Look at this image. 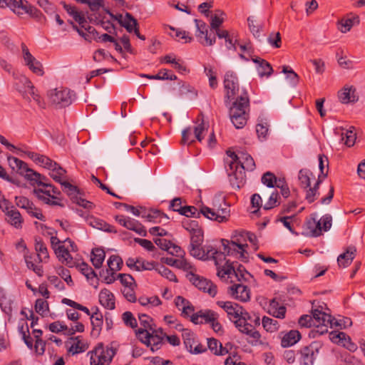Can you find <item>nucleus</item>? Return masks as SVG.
I'll use <instances>...</instances> for the list:
<instances>
[{
	"label": "nucleus",
	"mask_w": 365,
	"mask_h": 365,
	"mask_svg": "<svg viewBox=\"0 0 365 365\" xmlns=\"http://www.w3.org/2000/svg\"><path fill=\"white\" fill-rule=\"evenodd\" d=\"M106 253L101 248H94L91 252V262L96 269L101 267L105 259Z\"/></svg>",
	"instance_id": "obj_39"
},
{
	"label": "nucleus",
	"mask_w": 365,
	"mask_h": 365,
	"mask_svg": "<svg viewBox=\"0 0 365 365\" xmlns=\"http://www.w3.org/2000/svg\"><path fill=\"white\" fill-rule=\"evenodd\" d=\"M219 314L211 309L200 310L190 316V321L195 324H210L215 319H218Z\"/></svg>",
	"instance_id": "obj_18"
},
{
	"label": "nucleus",
	"mask_w": 365,
	"mask_h": 365,
	"mask_svg": "<svg viewBox=\"0 0 365 365\" xmlns=\"http://www.w3.org/2000/svg\"><path fill=\"white\" fill-rule=\"evenodd\" d=\"M227 155L232 159V161H231L229 165L230 170H233L234 167L236 168L235 171H233L232 174H229L230 180L232 187L240 189L244 184V173H242L241 170L237 172V163L240 158L239 153L236 154L235 152L227 150Z\"/></svg>",
	"instance_id": "obj_13"
},
{
	"label": "nucleus",
	"mask_w": 365,
	"mask_h": 365,
	"mask_svg": "<svg viewBox=\"0 0 365 365\" xmlns=\"http://www.w3.org/2000/svg\"><path fill=\"white\" fill-rule=\"evenodd\" d=\"M21 47L26 65L35 74L41 76H43L44 71L41 63L32 56L25 44H22Z\"/></svg>",
	"instance_id": "obj_17"
},
{
	"label": "nucleus",
	"mask_w": 365,
	"mask_h": 365,
	"mask_svg": "<svg viewBox=\"0 0 365 365\" xmlns=\"http://www.w3.org/2000/svg\"><path fill=\"white\" fill-rule=\"evenodd\" d=\"M99 302L104 307L113 309H115V298L113 293L107 289H103L99 294Z\"/></svg>",
	"instance_id": "obj_31"
},
{
	"label": "nucleus",
	"mask_w": 365,
	"mask_h": 365,
	"mask_svg": "<svg viewBox=\"0 0 365 365\" xmlns=\"http://www.w3.org/2000/svg\"><path fill=\"white\" fill-rule=\"evenodd\" d=\"M269 313L276 318L284 319L286 314V307L279 305V303L275 299H273L269 302Z\"/></svg>",
	"instance_id": "obj_35"
},
{
	"label": "nucleus",
	"mask_w": 365,
	"mask_h": 365,
	"mask_svg": "<svg viewBox=\"0 0 365 365\" xmlns=\"http://www.w3.org/2000/svg\"><path fill=\"white\" fill-rule=\"evenodd\" d=\"M118 279H119L120 283L124 286V287H136L134 278L129 274H119L118 275Z\"/></svg>",
	"instance_id": "obj_56"
},
{
	"label": "nucleus",
	"mask_w": 365,
	"mask_h": 365,
	"mask_svg": "<svg viewBox=\"0 0 365 365\" xmlns=\"http://www.w3.org/2000/svg\"><path fill=\"white\" fill-rule=\"evenodd\" d=\"M73 30L77 31L81 36L89 42L93 39H96L98 34L96 29L91 26H88L87 31H86V32L81 29L77 25H73Z\"/></svg>",
	"instance_id": "obj_41"
},
{
	"label": "nucleus",
	"mask_w": 365,
	"mask_h": 365,
	"mask_svg": "<svg viewBox=\"0 0 365 365\" xmlns=\"http://www.w3.org/2000/svg\"><path fill=\"white\" fill-rule=\"evenodd\" d=\"M230 207L225 202H223V207L218 208L217 210L207 206L201 207V215L209 220L218 222H227L230 217Z\"/></svg>",
	"instance_id": "obj_10"
},
{
	"label": "nucleus",
	"mask_w": 365,
	"mask_h": 365,
	"mask_svg": "<svg viewBox=\"0 0 365 365\" xmlns=\"http://www.w3.org/2000/svg\"><path fill=\"white\" fill-rule=\"evenodd\" d=\"M140 210H143L142 217L147 219L149 222H160V221H157V219L162 217L168 219V217L159 210H150L147 212L145 208L143 207H140Z\"/></svg>",
	"instance_id": "obj_37"
},
{
	"label": "nucleus",
	"mask_w": 365,
	"mask_h": 365,
	"mask_svg": "<svg viewBox=\"0 0 365 365\" xmlns=\"http://www.w3.org/2000/svg\"><path fill=\"white\" fill-rule=\"evenodd\" d=\"M312 173L306 168L301 169L298 173V180L300 187L305 191V200L309 203L314 202L319 195V187L322 182L321 175H319L317 182L312 187L310 186Z\"/></svg>",
	"instance_id": "obj_3"
},
{
	"label": "nucleus",
	"mask_w": 365,
	"mask_h": 365,
	"mask_svg": "<svg viewBox=\"0 0 365 365\" xmlns=\"http://www.w3.org/2000/svg\"><path fill=\"white\" fill-rule=\"evenodd\" d=\"M138 319L142 329H145L148 331L153 330V319L145 314H139Z\"/></svg>",
	"instance_id": "obj_62"
},
{
	"label": "nucleus",
	"mask_w": 365,
	"mask_h": 365,
	"mask_svg": "<svg viewBox=\"0 0 365 365\" xmlns=\"http://www.w3.org/2000/svg\"><path fill=\"white\" fill-rule=\"evenodd\" d=\"M204 250H205V257L212 256L217 268L222 267L220 264L225 260L224 252L217 251L212 246H206L204 247Z\"/></svg>",
	"instance_id": "obj_40"
},
{
	"label": "nucleus",
	"mask_w": 365,
	"mask_h": 365,
	"mask_svg": "<svg viewBox=\"0 0 365 365\" xmlns=\"http://www.w3.org/2000/svg\"><path fill=\"white\" fill-rule=\"evenodd\" d=\"M221 242L224 250V257L225 255L234 256L239 254L240 258H246L245 255L247 253L245 247H247V244L242 243L238 238L231 241L222 239Z\"/></svg>",
	"instance_id": "obj_11"
},
{
	"label": "nucleus",
	"mask_w": 365,
	"mask_h": 365,
	"mask_svg": "<svg viewBox=\"0 0 365 365\" xmlns=\"http://www.w3.org/2000/svg\"><path fill=\"white\" fill-rule=\"evenodd\" d=\"M0 209L5 213L6 220L16 228L22 227L23 218L21 213L11 205L9 200H4L0 202Z\"/></svg>",
	"instance_id": "obj_9"
},
{
	"label": "nucleus",
	"mask_w": 365,
	"mask_h": 365,
	"mask_svg": "<svg viewBox=\"0 0 365 365\" xmlns=\"http://www.w3.org/2000/svg\"><path fill=\"white\" fill-rule=\"evenodd\" d=\"M35 250L38 264L48 259L47 247L41 239H35Z\"/></svg>",
	"instance_id": "obj_34"
},
{
	"label": "nucleus",
	"mask_w": 365,
	"mask_h": 365,
	"mask_svg": "<svg viewBox=\"0 0 365 365\" xmlns=\"http://www.w3.org/2000/svg\"><path fill=\"white\" fill-rule=\"evenodd\" d=\"M93 309L94 311L90 317L92 325L91 334L93 337H98L102 329L103 318L98 307H95Z\"/></svg>",
	"instance_id": "obj_23"
},
{
	"label": "nucleus",
	"mask_w": 365,
	"mask_h": 365,
	"mask_svg": "<svg viewBox=\"0 0 365 365\" xmlns=\"http://www.w3.org/2000/svg\"><path fill=\"white\" fill-rule=\"evenodd\" d=\"M41 186H43L47 189L43 190L41 188L38 189H34V192L36 195V197L43 201L47 205H58V203L56 201H51L48 197L43 196L41 194H45L48 197H51L52 198H56L54 196L55 195H59L60 191L53 185L43 182L41 184Z\"/></svg>",
	"instance_id": "obj_16"
},
{
	"label": "nucleus",
	"mask_w": 365,
	"mask_h": 365,
	"mask_svg": "<svg viewBox=\"0 0 365 365\" xmlns=\"http://www.w3.org/2000/svg\"><path fill=\"white\" fill-rule=\"evenodd\" d=\"M227 293L233 299L242 302L250 300V289L242 284H234L227 287Z\"/></svg>",
	"instance_id": "obj_15"
},
{
	"label": "nucleus",
	"mask_w": 365,
	"mask_h": 365,
	"mask_svg": "<svg viewBox=\"0 0 365 365\" xmlns=\"http://www.w3.org/2000/svg\"><path fill=\"white\" fill-rule=\"evenodd\" d=\"M338 98L342 103L356 102L359 99L356 95V89L353 86L344 87L338 92Z\"/></svg>",
	"instance_id": "obj_27"
},
{
	"label": "nucleus",
	"mask_w": 365,
	"mask_h": 365,
	"mask_svg": "<svg viewBox=\"0 0 365 365\" xmlns=\"http://www.w3.org/2000/svg\"><path fill=\"white\" fill-rule=\"evenodd\" d=\"M179 213L187 217L199 218L201 216V209L197 211L195 206H184L183 208H180Z\"/></svg>",
	"instance_id": "obj_53"
},
{
	"label": "nucleus",
	"mask_w": 365,
	"mask_h": 365,
	"mask_svg": "<svg viewBox=\"0 0 365 365\" xmlns=\"http://www.w3.org/2000/svg\"><path fill=\"white\" fill-rule=\"evenodd\" d=\"M322 231L321 221L311 218L306 222L302 235L307 237H319L322 235Z\"/></svg>",
	"instance_id": "obj_22"
},
{
	"label": "nucleus",
	"mask_w": 365,
	"mask_h": 365,
	"mask_svg": "<svg viewBox=\"0 0 365 365\" xmlns=\"http://www.w3.org/2000/svg\"><path fill=\"white\" fill-rule=\"evenodd\" d=\"M157 80H176L177 76L171 71L165 68L160 69L156 74Z\"/></svg>",
	"instance_id": "obj_63"
},
{
	"label": "nucleus",
	"mask_w": 365,
	"mask_h": 365,
	"mask_svg": "<svg viewBox=\"0 0 365 365\" xmlns=\"http://www.w3.org/2000/svg\"><path fill=\"white\" fill-rule=\"evenodd\" d=\"M239 331L249 335L253 339L252 344L257 342L260 338V334L255 330L252 324H243V328H240Z\"/></svg>",
	"instance_id": "obj_51"
},
{
	"label": "nucleus",
	"mask_w": 365,
	"mask_h": 365,
	"mask_svg": "<svg viewBox=\"0 0 365 365\" xmlns=\"http://www.w3.org/2000/svg\"><path fill=\"white\" fill-rule=\"evenodd\" d=\"M217 304L222 308L227 314L230 320L236 319L242 314V307L232 302L217 301Z\"/></svg>",
	"instance_id": "obj_20"
},
{
	"label": "nucleus",
	"mask_w": 365,
	"mask_h": 365,
	"mask_svg": "<svg viewBox=\"0 0 365 365\" xmlns=\"http://www.w3.org/2000/svg\"><path fill=\"white\" fill-rule=\"evenodd\" d=\"M250 319V314L242 308V314L236 318V319L234 321V323L236 327L240 330V328H243V324H250L247 322V321Z\"/></svg>",
	"instance_id": "obj_58"
},
{
	"label": "nucleus",
	"mask_w": 365,
	"mask_h": 365,
	"mask_svg": "<svg viewBox=\"0 0 365 365\" xmlns=\"http://www.w3.org/2000/svg\"><path fill=\"white\" fill-rule=\"evenodd\" d=\"M263 327L270 332L275 331L278 329V322L277 320L271 319L268 317H264L262 320Z\"/></svg>",
	"instance_id": "obj_55"
},
{
	"label": "nucleus",
	"mask_w": 365,
	"mask_h": 365,
	"mask_svg": "<svg viewBox=\"0 0 365 365\" xmlns=\"http://www.w3.org/2000/svg\"><path fill=\"white\" fill-rule=\"evenodd\" d=\"M155 271L171 282H178L175 274L164 265L158 264Z\"/></svg>",
	"instance_id": "obj_50"
},
{
	"label": "nucleus",
	"mask_w": 365,
	"mask_h": 365,
	"mask_svg": "<svg viewBox=\"0 0 365 365\" xmlns=\"http://www.w3.org/2000/svg\"><path fill=\"white\" fill-rule=\"evenodd\" d=\"M248 26L250 31L257 38H259L262 36V32L263 31V24L257 22L253 16H250L247 19Z\"/></svg>",
	"instance_id": "obj_43"
},
{
	"label": "nucleus",
	"mask_w": 365,
	"mask_h": 365,
	"mask_svg": "<svg viewBox=\"0 0 365 365\" xmlns=\"http://www.w3.org/2000/svg\"><path fill=\"white\" fill-rule=\"evenodd\" d=\"M207 346L209 349L215 355H225L228 352V351L222 346V344L214 338L207 339Z\"/></svg>",
	"instance_id": "obj_42"
},
{
	"label": "nucleus",
	"mask_w": 365,
	"mask_h": 365,
	"mask_svg": "<svg viewBox=\"0 0 365 365\" xmlns=\"http://www.w3.org/2000/svg\"><path fill=\"white\" fill-rule=\"evenodd\" d=\"M51 171L50 176L57 182L63 181L61 177L63 176L66 171L56 162H53L52 168L49 169Z\"/></svg>",
	"instance_id": "obj_46"
},
{
	"label": "nucleus",
	"mask_w": 365,
	"mask_h": 365,
	"mask_svg": "<svg viewBox=\"0 0 365 365\" xmlns=\"http://www.w3.org/2000/svg\"><path fill=\"white\" fill-rule=\"evenodd\" d=\"M35 310L43 317L47 315L49 311L48 302L43 299H37L35 303Z\"/></svg>",
	"instance_id": "obj_54"
},
{
	"label": "nucleus",
	"mask_w": 365,
	"mask_h": 365,
	"mask_svg": "<svg viewBox=\"0 0 365 365\" xmlns=\"http://www.w3.org/2000/svg\"><path fill=\"white\" fill-rule=\"evenodd\" d=\"M48 96L52 103L62 108L66 107L72 103L74 94L67 88H56L49 92Z\"/></svg>",
	"instance_id": "obj_12"
},
{
	"label": "nucleus",
	"mask_w": 365,
	"mask_h": 365,
	"mask_svg": "<svg viewBox=\"0 0 365 365\" xmlns=\"http://www.w3.org/2000/svg\"><path fill=\"white\" fill-rule=\"evenodd\" d=\"M7 160L9 167L30 182L33 186L36 185L41 186L43 182H41V174L28 168L27 164L23 160L13 156H8Z\"/></svg>",
	"instance_id": "obj_4"
},
{
	"label": "nucleus",
	"mask_w": 365,
	"mask_h": 365,
	"mask_svg": "<svg viewBox=\"0 0 365 365\" xmlns=\"http://www.w3.org/2000/svg\"><path fill=\"white\" fill-rule=\"evenodd\" d=\"M24 259L26 266L29 269H32L38 276L42 277L43 274L42 265H38L35 263H38V259L36 254H29L26 252L24 254Z\"/></svg>",
	"instance_id": "obj_29"
},
{
	"label": "nucleus",
	"mask_w": 365,
	"mask_h": 365,
	"mask_svg": "<svg viewBox=\"0 0 365 365\" xmlns=\"http://www.w3.org/2000/svg\"><path fill=\"white\" fill-rule=\"evenodd\" d=\"M311 315H302L299 319V324L301 327H315L317 332L323 334L328 331L329 327H332L331 316L319 310V309H314Z\"/></svg>",
	"instance_id": "obj_2"
},
{
	"label": "nucleus",
	"mask_w": 365,
	"mask_h": 365,
	"mask_svg": "<svg viewBox=\"0 0 365 365\" xmlns=\"http://www.w3.org/2000/svg\"><path fill=\"white\" fill-rule=\"evenodd\" d=\"M262 182L268 187H274L276 182V176L271 172H267L262 177Z\"/></svg>",
	"instance_id": "obj_64"
},
{
	"label": "nucleus",
	"mask_w": 365,
	"mask_h": 365,
	"mask_svg": "<svg viewBox=\"0 0 365 365\" xmlns=\"http://www.w3.org/2000/svg\"><path fill=\"white\" fill-rule=\"evenodd\" d=\"M76 267L78 268L79 271L87 278V279H93L97 277L96 273L87 263L81 262Z\"/></svg>",
	"instance_id": "obj_52"
},
{
	"label": "nucleus",
	"mask_w": 365,
	"mask_h": 365,
	"mask_svg": "<svg viewBox=\"0 0 365 365\" xmlns=\"http://www.w3.org/2000/svg\"><path fill=\"white\" fill-rule=\"evenodd\" d=\"M147 346H150V349L152 351H155L160 349L162 344H163V336L158 335L155 333H150V334H147Z\"/></svg>",
	"instance_id": "obj_36"
},
{
	"label": "nucleus",
	"mask_w": 365,
	"mask_h": 365,
	"mask_svg": "<svg viewBox=\"0 0 365 365\" xmlns=\"http://www.w3.org/2000/svg\"><path fill=\"white\" fill-rule=\"evenodd\" d=\"M197 31L196 37L199 39L200 43L205 46H212L216 41L215 35L208 34L207 24L202 20L195 19Z\"/></svg>",
	"instance_id": "obj_14"
},
{
	"label": "nucleus",
	"mask_w": 365,
	"mask_h": 365,
	"mask_svg": "<svg viewBox=\"0 0 365 365\" xmlns=\"http://www.w3.org/2000/svg\"><path fill=\"white\" fill-rule=\"evenodd\" d=\"M14 87L24 99L29 101H31V98L29 96L28 93L34 86L27 77L23 75L16 77Z\"/></svg>",
	"instance_id": "obj_19"
},
{
	"label": "nucleus",
	"mask_w": 365,
	"mask_h": 365,
	"mask_svg": "<svg viewBox=\"0 0 365 365\" xmlns=\"http://www.w3.org/2000/svg\"><path fill=\"white\" fill-rule=\"evenodd\" d=\"M15 202L19 207L26 210L27 212H31V210L35 209L33 202L24 196L16 197Z\"/></svg>",
	"instance_id": "obj_47"
},
{
	"label": "nucleus",
	"mask_w": 365,
	"mask_h": 365,
	"mask_svg": "<svg viewBox=\"0 0 365 365\" xmlns=\"http://www.w3.org/2000/svg\"><path fill=\"white\" fill-rule=\"evenodd\" d=\"M108 269H106V273L109 272H115L120 270L123 265L122 259L118 255H111L107 262Z\"/></svg>",
	"instance_id": "obj_45"
},
{
	"label": "nucleus",
	"mask_w": 365,
	"mask_h": 365,
	"mask_svg": "<svg viewBox=\"0 0 365 365\" xmlns=\"http://www.w3.org/2000/svg\"><path fill=\"white\" fill-rule=\"evenodd\" d=\"M138 266L136 267V271H142V270H155L158 263L155 262H148L145 260L140 259L138 260Z\"/></svg>",
	"instance_id": "obj_59"
},
{
	"label": "nucleus",
	"mask_w": 365,
	"mask_h": 365,
	"mask_svg": "<svg viewBox=\"0 0 365 365\" xmlns=\"http://www.w3.org/2000/svg\"><path fill=\"white\" fill-rule=\"evenodd\" d=\"M59 183L62 185L63 190L66 192L68 195L71 196V197H77L76 195L78 192L77 187L66 181H61Z\"/></svg>",
	"instance_id": "obj_60"
},
{
	"label": "nucleus",
	"mask_w": 365,
	"mask_h": 365,
	"mask_svg": "<svg viewBox=\"0 0 365 365\" xmlns=\"http://www.w3.org/2000/svg\"><path fill=\"white\" fill-rule=\"evenodd\" d=\"M252 60L257 64V72L260 77H269L272 75L273 68L266 60L259 57L253 58Z\"/></svg>",
	"instance_id": "obj_28"
},
{
	"label": "nucleus",
	"mask_w": 365,
	"mask_h": 365,
	"mask_svg": "<svg viewBox=\"0 0 365 365\" xmlns=\"http://www.w3.org/2000/svg\"><path fill=\"white\" fill-rule=\"evenodd\" d=\"M61 302L64 304H66L71 307H73L74 309H76L78 310H81L83 312H85L88 316H90L92 314H91V312L90 310L86 307H84L70 299H67V298H63L61 301Z\"/></svg>",
	"instance_id": "obj_57"
},
{
	"label": "nucleus",
	"mask_w": 365,
	"mask_h": 365,
	"mask_svg": "<svg viewBox=\"0 0 365 365\" xmlns=\"http://www.w3.org/2000/svg\"><path fill=\"white\" fill-rule=\"evenodd\" d=\"M231 274H235L238 281H247L248 277H251V274L242 264H239L238 267L235 268L232 262L226 260L224 265L218 267L217 276L222 278L225 277V275L230 277Z\"/></svg>",
	"instance_id": "obj_7"
},
{
	"label": "nucleus",
	"mask_w": 365,
	"mask_h": 365,
	"mask_svg": "<svg viewBox=\"0 0 365 365\" xmlns=\"http://www.w3.org/2000/svg\"><path fill=\"white\" fill-rule=\"evenodd\" d=\"M301 339V334L297 330H291L286 333L282 338V347H289L297 344Z\"/></svg>",
	"instance_id": "obj_32"
},
{
	"label": "nucleus",
	"mask_w": 365,
	"mask_h": 365,
	"mask_svg": "<svg viewBox=\"0 0 365 365\" xmlns=\"http://www.w3.org/2000/svg\"><path fill=\"white\" fill-rule=\"evenodd\" d=\"M182 339L185 346L187 351H192L193 345L195 344L194 334L189 329H182Z\"/></svg>",
	"instance_id": "obj_49"
},
{
	"label": "nucleus",
	"mask_w": 365,
	"mask_h": 365,
	"mask_svg": "<svg viewBox=\"0 0 365 365\" xmlns=\"http://www.w3.org/2000/svg\"><path fill=\"white\" fill-rule=\"evenodd\" d=\"M120 24L123 26L129 33L134 31L135 34L141 40H145V37L141 35L138 27L137 20L130 14L126 13L124 20H120Z\"/></svg>",
	"instance_id": "obj_21"
},
{
	"label": "nucleus",
	"mask_w": 365,
	"mask_h": 365,
	"mask_svg": "<svg viewBox=\"0 0 365 365\" xmlns=\"http://www.w3.org/2000/svg\"><path fill=\"white\" fill-rule=\"evenodd\" d=\"M356 255V248L354 246H349L346 251L339 255L337 257V262L339 267H349Z\"/></svg>",
	"instance_id": "obj_24"
},
{
	"label": "nucleus",
	"mask_w": 365,
	"mask_h": 365,
	"mask_svg": "<svg viewBox=\"0 0 365 365\" xmlns=\"http://www.w3.org/2000/svg\"><path fill=\"white\" fill-rule=\"evenodd\" d=\"M360 23L359 16L356 14H349L347 18L341 19L338 23V29L342 33H346L351 30L354 25Z\"/></svg>",
	"instance_id": "obj_26"
},
{
	"label": "nucleus",
	"mask_w": 365,
	"mask_h": 365,
	"mask_svg": "<svg viewBox=\"0 0 365 365\" xmlns=\"http://www.w3.org/2000/svg\"><path fill=\"white\" fill-rule=\"evenodd\" d=\"M7 4L6 7H9L18 15L28 14L31 17L38 19L42 16V13L26 0H9Z\"/></svg>",
	"instance_id": "obj_6"
},
{
	"label": "nucleus",
	"mask_w": 365,
	"mask_h": 365,
	"mask_svg": "<svg viewBox=\"0 0 365 365\" xmlns=\"http://www.w3.org/2000/svg\"><path fill=\"white\" fill-rule=\"evenodd\" d=\"M115 352L112 347H104L102 343L89 351L90 365H110Z\"/></svg>",
	"instance_id": "obj_5"
},
{
	"label": "nucleus",
	"mask_w": 365,
	"mask_h": 365,
	"mask_svg": "<svg viewBox=\"0 0 365 365\" xmlns=\"http://www.w3.org/2000/svg\"><path fill=\"white\" fill-rule=\"evenodd\" d=\"M127 229L133 230L141 236H146V230L144 227L137 220L128 217L125 227Z\"/></svg>",
	"instance_id": "obj_44"
},
{
	"label": "nucleus",
	"mask_w": 365,
	"mask_h": 365,
	"mask_svg": "<svg viewBox=\"0 0 365 365\" xmlns=\"http://www.w3.org/2000/svg\"><path fill=\"white\" fill-rule=\"evenodd\" d=\"M86 222L93 228L103 230L107 232H116V230L115 227L108 223H106L104 220L97 218L94 216H88L86 218Z\"/></svg>",
	"instance_id": "obj_25"
},
{
	"label": "nucleus",
	"mask_w": 365,
	"mask_h": 365,
	"mask_svg": "<svg viewBox=\"0 0 365 365\" xmlns=\"http://www.w3.org/2000/svg\"><path fill=\"white\" fill-rule=\"evenodd\" d=\"M239 160L237 165H240V168L243 170L252 171L255 168V163L252 157L245 153L239 152Z\"/></svg>",
	"instance_id": "obj_30"
},
{
	"label": "nucleus",
	"mask_w": 365,
	"mask_h": 365,
	"mask_svg": "<svg viewBox=\"0 0 365 365\" xmlns=\"http://www.w3.org/2000/svg\"><path fill=\"white\" fill-rule=\"evenodd\" d=\"M314 351L311 346H304L301 349V365H313Z\"/></svg>",
	"instance_id": "obj_38"
},
{
	"label": "nucleus",
	"mask_w": 365,
	"mask_h": 365,
	"mask_svg": "<svg viewBox=\"0 0 365 365\" xmlns=\"http://www.w3.org/2000/svg\"><path fill=\"white\" fill-rule=\"evenodd\" d=\"M26 155L36 163L48 170L52 168V164L54 162L46 155H40L34 152H27Z\"/></svg>",
	"instance_id": "obj_33"
},
{
	"label": "nucleus",
	"mask_w": 365,
	"mask_h": 365,
	"mask_svg": "<svg viewBox=\"0 0 365 365\" xmlns=\"http://www.w3.org/2000/svg\"><path fill=\"white\" fill-rule=\"evenodd\" d=\"M139 304L143 307H157L161 304V300L158 296H153L150 297H140L138 299Z\"/></svg>",
	"instance_id": "obj_48"
},
{
	"label": "nucleus",
	"mask_w": 365,
	"mask_h": 365,
	"mask_svg": "<svg viewBox=\"0 0 365 365\" xmlns=\"http://www.w3.org/2000/svg\"><path fill=\"white\" fill-rule=\"evenodd\" d=\"M223 83L225 99H235L229 109L231 122L237 129L242 128L247 124L249 118L250 99L247 92L244 89L240 91L238 78L232 71L226 72Z\"/></svg>",
	"instance_id": "obj_1"
},
{
	"label": "nucleus",
	"mask_w": 365,
	"mask_h": 365,
	"mask_svg": "<svg viewBox=\"0 0 365 365\" xmlns=\"http://www.w3.org/2000/svg\"><path fill=\"white\" fill-rule=\"evenodd\" d=\"M189 281L199 290L209 294L211 297H214L217 292V286L215 285L210 280L195 274L193 272H190L186 274Z\"/></svg>",
	"instance_id": "obj_8"
},
{
	"label": "nucleus",
	"mask_w": 365,
	"mask_h": 365,
	"mask_svg": "<svg viewBox=\"0 0 365 365\" xmlns=\"http://www.w3.org/2000/svg\"><path fill=\"white\" fill-rule=\"evenodd\" d=\"M122 319L126 326L131 328L137 327V320L130 312H125L122 315Z\"/></svg>",
	"instance_id": "obj_61"
}]
</instances>
